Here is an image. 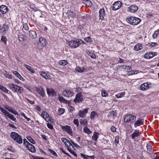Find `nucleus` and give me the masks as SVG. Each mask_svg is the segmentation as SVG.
Segmentation results:
<instances>
[{"instance_id": "nucleus-28", "label": "nucleus", "mask_w": 159, "mask_h": 159, "mask_svg": "<svg viewBox=\"0 0 159 159\" xmlns=\"http://www.w3.org/2000/svg\"><path fill=\"white\" fill-rule=\"evenodd\" d=\"M24 66L26 67L27 70H29L32 73H35V71L34 69L30 66L25 64H24Z\"/></svg>"}, {"instance_id": "nucleus-14", "label": "nucleus", "mask_w": 159, "mask_h": 159, "mask_svg": "<svg viewBox=\"0 0 159 159\" xmlns=\"http://www.w3.org/2000/svg\"><path fill=\"white\" fill-rule=\"evenodd\" d=\"M138 9V7L137 5H133L128 7L127 11L128 12L134 13L137 11Z\"/></svg>"}, {"instance_id": "nucleus-42", "label": "nucleus", "mask_w": 159, "mask_h": 159, "mask_svg": "<svg viewBox=\"0 0 159 159\" xmlns=\"http://www.w3.org/2000/svg\"><path fill=\"white\" fill-rule=\"evenodd\" d=\"M125 94V92H123L119 93L116 95V97L117 98H120L123 97Z\"/></svg>"}, {"instance_id": "nucleus-15", "label": "nucleus", "mask_w": 159, "mask_h": 159, "mask_svg": "<svg viewBox=\"0 0 159 159\" xmlns=\"http://www.w3.org/2000/svg\"><path fill=\"white\" fill-rule=\"evenodd\" d=\"M88 109L87 108H85L82 110H80L78 114V116L82 118L85 117V115L88 112Z\"/></svg>"}, {"instance_id": "nucleus-3", "label": "nucleus", "mask_w": 159, "mask_h": 159, "mask_svg": "<svg viewBox=\"0 0 159 159\" xmlns=\"http://www.w3.org/2000/svg\"><path fill=\"white\" fill-rule=\"evenodd\" d=\"M10 136L14 141L18 143L21 144L22 143V139L18 133L15 132H12L11 133Z\"/></svg>"}, {"instance_id": "nucleus-38", "label": "nucleus", "mask_w": 159, "mask_h": 159, "mask_svg": "<svg viewBox=\"0 0 159 159\" xmlns=\"http://www.w3.org/2000/svg\"><path fill=\"white\" fill-rule=\"evenodd\" d=\"M83 131L84 132L87 133L88 134H90L91 133V132L87 126H85L83 129Z\"/></svg>"}, {"instance_id": "nucleus-36", "label": "nucleus", "mask_w": 159, "mask_h": 159, "mask_svg": "<svg viewBox=\"0 0 159 159\" xmlns=\"http://www.w3.org/2000/svg\"><path fill=\"white\" fill-rule=\"evenodd\" d=\"M80 124H83V125H87V120L86 119H81L80 120Z\"/></svg>"}, {"instance_id": "nucleus-40", "label": "nucleus", "mask_w": 159, "mask_h": 159, "mask_svg": "<svg viewBox=\"0 0 159 159\" xmlns=\"http://www.w3.org/2000/svg\"><path fill=\"white\" fill-rule=\"evenodd\" d=\"M0 89L3 92L6 93H7L9 91V90L6 87H4L3 86L1 85H0Z\"/></svg>"}, {"instance_id": "nucleus-55", "label": "nucleus", "mask_w": 159, "mask_h": 159, "mask_svg": "<svg viewBox=\"0 0 159 159\" xmlns=\"http://www.w3.org/2000/svg\"><path fill=\"white\" fill-rule=\"evenodd\" d=\"M119 136H117L115 137L114 142L116 144H118L119 143Z\"/></svg>"}, {"instance_id": "nucleus-51", "label": "nucleus", "mask_w": 159, "mask_h": 159, "mask_svg": "<svg viewBox=\"0 0 159 159\" xmlns=\"http://www.w3.org/2000/svg\"><path fill=\"white\" fill-rule=\"evenodd\" d=\"M48 150L49 152L52 154L54 156H57V154L55 151L50 149H48Z\"/></svg>"}, {"instance_id": "nucleus-61", "label": "nucleus", "mask_w": 159, "mask_h": 159, "mask_svg": "<svg viewBox=\"0 0 159 159\" xmlns=\"http://www.w3.org/2000/svg\"><path fill=\"white\" fill-rule=\"evenodd\" d=\"M11 113H13L14 115H18V113L17 112V111L16 110H14L13 109H12V111L11 112Z\"/></svg>"}, {"instance_id": "nucleus-35", "label": "nucleus", "mask_w": 159, "mask_h": 159, "mask_svg": "<svg viewBox=\"0 0 159 159\" xmlns=\"http://www.w3.org/2000/svg\"><path fill=\"white\" fill-rule=\"evenodd\" d=\"M117 116V113L114 111H110L108 115V117L112 116L113 117V118Z\"/></svg>"}, {"instance_id": "nucleus-7", "label": "nucleus", "mask_w": 159, "mask_h": 159, "mask_svg": "<svg viewBox=\"0 0 159 159\" xmlns=\"http://www.w3.org/2000/svg\"><path fill=\"white\" fill-rule=\"evenodd\" d=\"M9 88L15 92L18 93H21V87L14 84H11L9 85Z\"/></svg>"}, {"instance_id": "nucleus-62", "label": "nucleus", "mask_w": 159, "mask_h": 159, "mask_svg": "<svg viewBox=\"0 0 159 159\" xmlns=\"http://www.w3.org/2000/svg\"><path fill=\"white\" fill-rule=\"evenodd\" d=\"M7 149L8 150L12 152H14V148L11 146H9L7 148Z\"/></svg>"}, {"instance_id": "nucleus-1", "label": "nucleus", "mask_w": 159, "mask_h": 159, "mask_svg": "<svg viewBox=\"0 0 159 159\" xmlns=\"http://www.w3.org/2000/svg\"><path fill=\"white\" fill-rule=\"evenodd\" d=\"M0 110L2 112V115L6 119H7V117H8L11 120L14 122H16V120L15 116L9 113L6 109L2 107H0Z\"/></svg>"}, {"instance_id": "nucleus-16", "label": "nucleus", "mask_w": 159, "mask_h": 159, "mask_svg": "<svg viewBox=\"0 0 159 159\" xmlns=\"http://www.w3.org/2000/svg\"><path fill=\"white\" fill-rule=\"evenodd\" d=\"M36 91L42 97H44L45 96V91L43 89L42 86H40L39 88L36 87Z\"/></svg>"}, {"instance_id": "nucleus-60", "label": "nucleus", "mask_w": 159, "mask_h": 159, "mask_svg": "<svg viewBox=\"0 0 159 159\" xmlns=\"http://www.w3.org/2000/svg\"><path fill=\"white\" fill-rule=\"evenodd\" d=\"M80 155L81 156V157H82L84 159H89L88 158V156H85L84 154H83L82 153H80Z\"/></svg>"}, {"instance_id": "nucleus-39", "label": "nucleus", "mask_w": 159, "mask_h": 159, "mask_svg": "<svg viewBox=\"0 0 159 159\" xmlns=\"http://www.w3.org/2000/svg\"><path fill=\"white\" fill-rule=\"evenodd\" d=\"M59 64L62 66L66 65L68 63L67 61L65 60H62L58 62Z\"/></svg>"}, {"instance_id": "nucleus-34", "label": "nucleus", "mask_w": 159, "mask_h": 159, "mask_svg": "<svg viewBox=\"0 0 159 159\" xmlns=\"http://www.w3.org/2000/svg\"><path fill=\"white\" fill-rule=\"evenodd\" d=\"M66 14L68 16L70 17L73 18L75 16L73 11L71 10H68L66 13Z\"/></svg>"}, {"instance_id": "nucleus-64", "label": "nucleus", "mask_w": 159, "mask_h": 159, "mask_svg": "<svg viewBox=\"0 0 159 159\" xmlns=\"http://www.w3.org/2000/svg\"><path fill=\"white\" fill-rule=\"evenodd\" d=\"M69 109L70 110V111L71 112H72L74 110H75L74 107L71 106H70L69 107Z\"/></svg>"}, {"instance_id": "nucleus-11", "label": "nucleus", "mask_w": 159, "mask_h": 159, "mask_svg": "<svg viewBox=\"0 0 159 159\" xmlns=\"http://www.w3.org/2000/svg\"><path fill=\"white\" fill-rule=\"evenodd\" d=\"M74 94L73 91L70 90H65L62 93V95L66 97H72Z\"/></svg>"}, {"instance_id": "nucleus-53", "label": "nucleus", "mask_w": 159, "mask_h": 159, "mask_svg": "<svg viewBox=\"0 0 159 159\" xmlns=\"http://www.w3.org/2000/svg\"><path fill=\"white\" fill-rule=\"evenodd\" d=\"M128 73L129 75H132L134 74V70H132L131 68L130 69V70H129L128 71Z\"/></svg>"}, {"instance_id": "nucleus-59", "label": "nucleus", "mask_w": 159, "mask_h": 159, "mask_svg": "<svg viewBox=\"0 0 159 159\" xmlns=\"http://www.w3.org/2000/svg\"><path fill=\"white\" fill-rule=\"evenodd\" d=\"M47 126L48 128L50 129H53V126L50 123H48L47 124Z\"/></svg>"}, {"instance_id": "nucleus-17", "label": "nucleus", "mask_w": 159, "mask_h": 159, "mask_svg": "<svg viewBox=\"0 0 159 159\" xmlns=\"http://www.w3.org/2000/svg\"><path fill=\"white\" fill-rule=\"evenodd\" d=\"M46 90L47 91V93L49 96H56V92L55 91V90L53 89L52 88L49 89L47 87Z\"/></svg>"}, {"instance_id": "nucleus-9", "label": "nucleus", "mask_w": 159, "mask_h": 159, "mask_svg": "<svg viewBox=\"0 0 159 159\" xmlns=\"http://www.w3.org/2000/svg\"><path fill=\"white\" fill-rule=\"evenodd\" d=\"M122 5V3L120 1H116L112 4L111 8L113 10L115 11L120 8Z\"/></svg>"}, {"instance_id": "nucleus-18", "label": "nucleus", "mask_w": 159, "mask_h": 159, "mask_svg": "<svg viewBox=\"0 0 159 159\" xmlns=\"http://www.w3.org/2000/svg\"><path fill=\"white\" fill-rule=\"evenodd\" d=\"M157 55V53L156 52H151L146 53L144 55V57L147 59H150Z\"/></svg>"}, {"instance_id": "nucleus-58", "label": "nucleus", "mask_w": 159, "mask_h": 159, "mask_svg": "<svg viewBox=\"0 0 159 159\" xmlns=\"http://www.w3.org/2000/svg\"><path fill=\"white\" fill-rule=\"evenodd\" d=\"M68 150L75 157H77V155L75 152L73 151H72V150H71V149H70L69 148V150Z\"/></svg>"}, {"instance_id": "nucleus-63", "label": "nucleus", "mask_w": 159, "mask_h": 159, "mask_svg": "<svg viewBox=\"0 0 159 159\" xmlns=\"http://www.w3.org/2000/svg\"><path fill=\"white\" fill-rule=\"evenodd\" d=\"M111 131L114 132H115L116 131V128L113 126H112L111 127Z\"/></svg>"}, {"instance_id": "nucleus-56", "label": "nucleus", "mask_w": 159, "mask_h": 159, "mask_svg": "<svg viewBox=\"0 0 159 159\" xmlns=\"http://www.w3.org/2000/svg\"><path fill=\"white\" fill-rule=\"evenodd\" d=\"M21 115L23 116L28 121H29L30 120V119L27 117L25 115V114L23 112H21Z\"/></svg>"}, {"instance_id": "nucleus-43", "label": "nucleus", "mask_w": 159, "mask_h": 159, "mask_svg": "<svg viewBox=\"0 0 159 159\" xmlns=\"http://www.w3.org/2000/svg\"><path fill=\"white\" fill-rule=\"evenodd\" d=\"M84 40L87 43H91L92 41V39L90 36L84 38Z\"/></svg>"}, {"instance_id": "nucleus-19", "label": "nucleus", "mask_w": 159, "mask_h": 159, "mask_svg": "<svg viewBox=\"0 0 159 159\" xmlns=\"http://www.w3.org/2000/svg\"><path fill=\"white\" fill-rule=\"evenodd\" d=\"M61 140L64 143L65 145L67 147V150H69V145H72L71 143L67 139L64 138H61Z\"/></svg>"}, {"instance_id": "nucleus-10", "label": "nucleus", "mask_w": 159, "mask_h": 159, "mask_svg": "<svg viewBox=\"0 0 159 159\" xmlns=\"http://www.w3.org/2000/svg\"><path fill=\"white\" fill-rule=\"evenodd\" d=\"M83 100V97L82 96V92H79L76 95L75 98L73 101L75 103L80 102H81Z\"/></svg>"}, {"instance_id": "nucleus-13", "label": "nucleus", "mask_w": 159, "mask_h": 159, "mask_svg": "<svg viewBox=\"0 0 159 159\" xmlns=\"http://www.w3.org/2000/svg\"><path fill=\"white\" fill-rule=\"evenodd\" d=\"M140 134L139 131V130H135L131 134L130 137L135 141L136 140L138 137L139 136Z\"/></svg>"}, {"instance_id": "nucleus-5", "label": "nucleus", "mask_w": 159, "mask_h": 159, "mask_svg": "<svg viewBox=\"0 0 159 159\" xmlns=\"http://www.w3.org/2000/svg\"><path fill=\"white\" fill-rule=\"evenodd\" d=\"M136 120V117L131 114L128 115L125 117L124 122L126 123H133Z\"/></svg>"}, {"instance_id": "nucleus-44", "label": "nucleus", "mask_w": 159, "mask_h": 159, "mask_svg": "<svg viewBox=\"0 0 159 159\" xmlns=\"http://www.w3.org/2000/svg\"><path fill=\"white\" fill-rule=\"evenodd\" d=\"M159 34V29L158 30L155 31L154 34L152 35V37L155 39L157 36Z\"/></svg>"}, {"instance_id": "nucleus-12", "label": "nucleus", "mask_w": 159, "mask_h": 159, "mask_svg": "<svg viewBox=\"0 0 159 159\" xmlns=\"http://www.w3.org/2000/svg\"><path fill=\"white\" fill-rule=\"evenodd\" d=\"M151 84L149 82H147L141 84L140 86V89L142 90H146L151 87Z\"/></svg>"}, {"instance_id": "nucleus-46", "label": "nucleus", "mask_w": 159, "mask_h": 159, "mask_svg": "<svg viewBox=\"0 0 159 159\" xmlns=\"http://www.w3.org/2000/svg\"><path fill=\"white\" fill-rule=\"evenodd\" d=\"M65 112V109L62 108H60L59 109L58 111V114L59 115H61L62 114H63Z\"/></svg>"}, {"instance_id": "nucleus-26", "label": "nucleus", "mask_w": 159, "mask_h": 159, "mask_svg": "<svg viewBox=\"0 0 159 159\" xmlns=\"http://www.w3.org/2000/svg\"><path fill=\"white\" fill-rule=\"evenodd\" d=\"M143 48L142 45L141 44L138 43L135 45L134 50L135 51H138L142 49Z\"/></svg>"}, {"instance_id": "nucleus-52", "label": "nucleus", "mask_w": 159, "mask_h": 159, "mask_svg": "<svg viewBox=\"0 0 159 159\" xmlns=\"http://www.w3.org/2000/svg\"><path fill=\"white\" fill-rule=\"evenodd\" d=\"M74 124L76 125L77 127H79V123L78 120V119H74L73 121Z\"/></svg>"}, {"instance_id": "nucleus-33", "label": "nucleus", "mask_w": 159, "mask_h": 159, "mask_svg": "<svg viewBox=\"0 0 159 159\" xmlns=\"http://www.w3.org/2000/svg\"><path fill=\"white\" fill-rule=\"evenodd\" d=\"M87 53L89 55L91 58L93 59H95L96 57L95 55L93 53L91 52V51L89 50H88L86 51Z\"/></svg>"}, {"instance_id": "nucleus-20", "label": "nucleus", "mask_w": 159, "mask_h": 159, "mask_svg": "<svg viewBox=\"0 0 159 159\" xmlns=\"http://www.w3.org/2000/svg\"><path fill=\"white\" fill-rule=\"evenodd\" d=\"M8 8L4 5H2L0 6V11L2 14H5L7 12Z\"/></svg>"}, {"instance_id": "nucleus-22", "label": "nucleus", "mask_w": 159, "mask_h": 159, "mask_svg": "<svg viewBox=\"0 0 159 159\" xmlns=\"http://www.w3.org/2000/svg\"><path fill=\"white\" fill-rule=\"evenodd\" d=\"M29 36L32 39H34L37 37V34L33 30H30L29 32Z\"/></svg>"}, {"instance_id": "nucleus-41", "label": "nucleus", "mask_w": 159, "mask_h": 159, "mask_svg": "<svg viewBox=\"0 0 159 159\" xmlns=\"http://www.w3.org/2000/svg\"><path fill=\"white\" fill-rule=\"evenodd\" d=\"M4 75L7 78L9 79H11L12 78V76L11 75L7 73L6 71L3 72Z\"/></svg>"}, {"instance_id": "nucleus-32", "label": "nucleus", "mask_w": 159, "mask_h": 159, "mask_svg": "<svg viewBox=\"0 0 159 159\" xmlns=\"http://www.w3.org/2000/svg\"><path fill=\"white\" fill-rule=\"evenodd\" d=\"M44 119L47 122L51 121V118L49 117L48 114L46 112H45V117Z\"/></svg>"}, {"instance_id": "nucleus-37", "label": "nucleus", "mask_w": 159, "mask_h": 159, "mask_svg": "<svg viewBox=\"0 0 159 159\" xmlns=\"http://www.w3.org/2000/svg\"><path fill=\"white\" fill-rule=\"evenodd\" d=\"M27 139L28 140L30 141L31 143L33 144H34L36 143L35 141L34 140L33 138L30 136H28L26 137Z\"/></svg>"}, {"instance_id": "nucleus-24", "label": "nucleus", "mask_w": 159, "mask_h": 159, "mask_svg": "<svg viewBox=\"0 0 159 159\" xmlns=\"http://www.w3.org/2000/svg\"><path fill=\"white\" fill-rule=\"evenodd\" d=\"M100 18L102 20L104 19V17L105 16V11L104 8L101 9L99 11Z\"/></svg>"}, {"instance_id": "nucleus-57", "label": "nucleus", "mask_w": 159, "mask_h": 159, "mask_svg": "<svg viewBox=\"0 0 159 159\" xmlns=\"http://www.w3.org/2000/svg\"><path fill=\"white\" fill-rule=\"evenodd\" d=\"M23 28L26 30H29V27L28 25L26 24H25L23 25Z\"/></svg>"}, {"instance_id": "nucleus-4", "label": "nucleus", "mask_w": 159, "mask_h": 159, "mask_svg": "<svg viewBox=\"0 0 159 159\" xmlns=\"http://www.w3.org/2000/svg\"><path fill=\"white\" fill-rule=\"evenodd\" d=\"M80 41V39H76L69 42L68 44L70 47L76 48L79 46Z\"/></svg>"}, {"instance_id": "nucleus-49", "label": "nucleus", "mask_w": 159, "mask_h": 159, "mask_svg": "<svg viewBox=\"0 0 159 159\" xmlns=\"http://www.w3.org/2000/svg\"><path fill=\"white\" fill-rule=\"evenodd\" d=\"M107 93L104 90H102L101 91V95L102 97H106L107 95Z\"/></svg>"}, {"instance_id": "nucleus-30", "label": "nucleus", "mask_w": 159, "mask_h": 159, "mask_svg": "<svg viewBox=\"0 0 159 159\" xmlns=\"http://www.w3.org/2000/svg\"><path fill=\"white\" fill-rule=\"evenodd\" d=\"M82 2L84 4L88 7H91L92 5V2L89 0H82Z\"/></svg>"}, {"instance_id": "nucleus-31", "label": "nucleus", "mask_w": 159, "mask_h": 159, "mask_svg": "<svg viewBox=\"0 0 159 159\" xmlns=\"http://www.w3.org/2000/svg\"><path fill=\"white\" fill-rule=\"evenodd\" d=\"M99 134L98 133L94 132L93 136L92 137V139L96 141L98 138Z\"/></svg>"}, {"instance_id": "nucleus-29", "label": "nucleus", "mask_w": 159, "mask_h": 159, "mask_svg": "<svg viewBox=\"0 0 159 159\" xmlns=\"http://www.w3.org/2000/svg\"><path fill=\"white\" fill-rule=\"evenodd\" d=\"M40 75L43 78L46 79H47L49 78V75H47V73L43 71H40L39 72Z\"/></svg>"}, {"instance_id": "nucleus-50", "label": "nucleus", "mask_w": 159, "mask_h": 159, "mask_svg": "<svg viewBox=\"0 0 159 159\" xmlns=\"http://www.w3.org/2000/svg\"><path fill=\"white\" fill-rule=\"evenodd\" d=\"M4 108L10 112L12 110V108L8 105H6L4 107Z\"/></svg>"}, {"instance_id": "nucleus-45", "label": "nucleus", "mask_w": 159, "mask_h": 159, "mask_svg": "<svg viewBox=\"0 0 159 159\" xmlns=\"http://www.w3.org/2000/svg\"><path fill=\"white\" fill-rule=\"evenodd\" d=\"M25 38V36L24 35H20L19 37V41L22 42L23 41Z\"/></svg>"}, {"instance_id": "nucleus-8", "label": "nucleus", "mask_w": 159, "mask_h": 159, "mask_svg": "<svg viewBox=\"0 0 159 159\" xmlns=\"http://www.w3.org/2000/svg\"><path fill=\"white\" fill-rule=\"evenodd\" d=\"M62 129L67 132L69 134L72 135L73 134V131L71 127L68 125H65L61 126Z\"/></svg>"}, {"instance_id": "nucleus-2", "label": "nucleus", "mask_w": 159, "mask_h": 159, "mask_svg": "<svg viewBox=\"0 0 159 159\" xmlns=\"http://www.w3.org/2000/svg\"><path fill=\"white\" fill-rule=\"evenodd\" d=\"M126 21L132 25H136L139 24L141 21L140 19L135 17H129L126 19Z\"/></svg>"}, {"instance_id": "nucleus-21", "label": "nucleus", "mask_w": 159, "mask_h": 159, "mask_svg": "<svg viewBox=\"0 0 159 159\" xmlns=\"http://www.w3.org/2000/svg\"><path fill=\"white\" fill-rule=\"evenodd\" d=\"M26 148L31 152H34L36 151V149L34 146L30 143L26 145Z\"/></svg>"}, {"instance_id": "nucleus-23", "label": "nucleus", "mask_w": 159, "mask_h": 159, "mask_svg": "<svg viewBox=\"0 0 159 159\" xmlns=\"http://www.w3.org/2000/svg\"><path fill=\"white\" fill-rule=\"evenodd\" d=\"M143 119H140L139 120H138L134 123V126L135 127H136L138 126H139L140 125H143Z\"/></svg>"}, {"instance_id": "nucleus-48", "label": "nucleus", "mask_w": 159, "mask_h": 159, "mask_svg": "<svg viewBox=\"0 0 159 159\" xmlns=\"http://www.w3.org/2000/svg\"><path fill=\"white\" fill-rule=\"evenodd\" d=\"M147 150L149 151L150 152L152 151V147L150 143H148L147 144Z\"/></svg>"}, {"instance_id": "nucleus-6", "label": "nucleus", "mask_w": 159, "mask_h": 159, "mask_svg": "<svg viewBox=\"0 0 159 159\" xmlns=\"http://www.w3.org/2000/svg\"><path fill=\"white\" fill-rule=\"evenodd\" d=\"M47 44L45 39L42 37L39 38V42L38 43L37 47L39 49H42Z\"/></svg>"}, {"instance_id": "nucleus-27", "label": "nucleus", "mask_w": 159, "mask_h": 159, "mask_svg": "<svg viewBox=\"0 0 159 159\" xmlns=\"http://www.w3.org/2000/svg\"><path fill=\"white\" fill-rule=\"evenodd\" d=\"M75 70L78 72L83 73L85 71V69L83 67L76 66L75 68Z\"/></svg>"}, {"instance_id": "nucleus-54", "label": "nucleus", "mask_w": 159, "mask_h": 159, "mask_svg": "<svg viewBox=\"0 0 159 159\" xmlns=\"http://www.w3.org/2000/svg\"><path fill=\"white\" fill-rule=\"evenodd\" d=\"M1 40L3 41L5 44L7 43V38L5 36H2L1 38Z\"/></svg>"}, {"instance_id": "nucleus-25", "label": "nucleus", "mask_w": 159, "mask_h": 159, "mask_svg": "<svg viewBox=\"0 0 159 159\" xmlns=\"http://www.w3.org/2000/svg\"><path fill=\"white\" fill-rule=\"evenodd\" d=\"M11 72L12 73L15 75L20 80L22 81L24 80V79L22 77L20 74L17 71L12 70Z\"/></svg>"}, {"instance_id": "nucleus-47", "label": "nucleus", "mask_w": 159, "mask_h": 159, "mask_svg": "<svg viewBox=\"0 0 159 159\" xmlns=\"http://www.w3.org/2000/svg\"><path fill=\"white\" fill-rule=\"evenodd\" d=\"M97 113L94 111H92L90 114V118L92 119H93L94 118V116L95 115H97Z\"/></svg>"}]
</instances>
